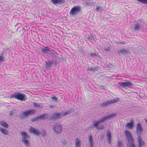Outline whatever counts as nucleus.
<instances>
[{
    "label": "nucleus",
    "mask_w": 147,
    "mask_h": 147,
    "mask_svg": "<svg viewBox=\"0 0 147 147\" xmlns=\"http://www.w3.org/2000/svg\"><path fill=\"white\" fill-rule=\"evenodd\" d=\"M101 86V88H103V89H104V88L105 87V86H103L102 85V86Z\"/></svg>",
    "instance_id": "obj_42"
},
{
    "label": "nucleus",
    "mask_w": 147,
    "mask_h": 147,
    "mask_svg": "<svg viewBox=\"0 0 147 147\" xmlns=\"http://www.w3.org/2000/svg\"><path fill=\"white\" fill-rule=\"evenodd\" d=\"M46 114H44L41 115H39L37 116L38 119H46L47 117L46 116Z\"/></svg>",
    "instance_id": "obj_22"
},
{
    "label": "nucleus",
    "mask_w": 147,
    "mask_h": 147,
    "mask_svg": "<svg viewBox=\"0 0 147 147\" xmlns=\"http://www.w3.org/2000/svg\"><path fill=\"white\" fill-rule=\"evenodd\" d=\"M40 133L43 137H44L46 136L47 132L45 129H42L41 130V131H40Z\"/></svg>",
    "instance_id": "obj_27"
},
{
    "label": "nucleus",
    "mask_w": 147,
    "mask_h": 147,
    "mask_svg": "<svg viewBox=\"0 0 147 147\" xmlns=\"http://www.w3.org/2000/svg\"><path fill=\"white\" fill-rule=\"evenodd\" d=\"M35 110L34 109L28 110L26 111L23 112L22 113L23 116L26 117L28 116L30 114H33L35 112Z\"/></svg>",
    "instance_id": "obj_15"
},
{
    "label": "nucleus",
    "mask_w": 147,
    "mask_h": 147,
    "mask_svg": "<svg viewBox=\"0 0 147 147\" xmlns=\"http://www.w3.org/2000/svg\"><path fill=\"white\" fill-rule=\"evenodd\" d=\"M134 126V123L132 121H131L130 123L127 124L126 127L129 129L132 128Z\"/></svg>",
    "instance_id": "obj_24"
},
{
    "label": "nucleus",
    "mask_w": 147,
    "mask_h": 147,
    "mask_svg": "<svg viewBox=\"0 0 147 147\" xmlns=\"http://www.w3.org/2000/svg\"><path fill=\"white\" fill-rule=\"evenodd\" d=\"M137 1L144 4H147V0H136Z\"/></svg>",
    "instance_id": "obj_32"
},
{
    "label": "nucleus",
    "mask_w": 147,
    "mask_h": 147,
    "mask_svg": "<svg viewBox=\"0 0 147 147\" xmlns=\"http://www.w3.org/2000/svg\"><path fill=\"white\" fill-rule=\"evenodd\" d=\"M26 97L25 95L24 94H21L19 92H17L10 96L11 98H15L20 101L25 100Z\"/></svg>",
    "instance_id": "obj_4"
},
{
    "label": "nucleus",
    "mask_w": 147,
    "mask_h": 147,
    "mask_svg": "<svg viewBox=\"0 0 147 147\" xmlns=\"http://www.w3.org/2000/svg\"><path fill=\"white\" fill-rule=\"evenodd\" d=\"M62 113H53L51 116L50 117V120L55 121L60 119L62 117Z\"/></svg>",
    "instance_id": "obj_8"
},
{
    "label": "nucleus",
    "mask_w": 147,
    "mask_h": 147,
    "mask_svg": "<svg viewBox=\"0 0 147 147\" xmlns=\"http://www.w3.org/2000/svg\"><path fill=\"white\" fill-rule=\"evenodd\" d=\"M119 44H125V42L124 41L123 42H120L118 43Z\"/></svg>",
    "instance_id": "obj_40"
},
{
    "label": "nucleus",
    "mask_w": 147,
    "mask_h": 147,
    "mask_svg": "<svg viewBox=\"0 0 147 147\" xmlns=\"http://www.w3.org/2000/svg\"><path fill=\"white\" fill-rule=\"evenodd\" d=\"M33 105L34 106L36 107H39L40 106V105L39 104L36 102H34L33 104Z\"/></svg>",
    "instance_id": "obj_37"
},
{
    "label": "nucleus",
    "mask_w": 147,
    "mask_h": 147,
    "mask_svg": "<svg viewBox=\"0 0 147 147\" xmlns=\"http://www.w3.org/2000/svg\"><path fill=\"white\" fill-rule=\"evenodd\" d=\"M29 131L31 133H32L34 134H36L38 136L40 134V131L38 129H36L31 126L29 129Z\"/></svg>",
    "instance_id": "obj_11"
},
{
    "label": "nucleus",
    "mask_w": 147,
    "mask_h": 147,
    "mask_svg": "<svg viewBox=\"0 0 147 147\" xmlns=\"http://www.w3.org/2000/svg\"><path fill=\"white\" fill-rule=\"evenodd\" d=\"M90 56L94 58H95L97 56V55L96 53H91L90 54Z\"/></svg>",
    "instance_id": "obj_34"
},
{
    "label": "nucleus",
    "mask_w": 147,
    "mask_h": 147,
    "mask_svg": "<svg viewBox=\"0 0 147 147\" xmlns=\"http://www.w3.org/2000/svg\"><path fill=\"white\" fill-rule=\"evenodd\" d=\"M104 50L105 51H109V50H110V48H109L108 47H107L106 48H105L104 49Z\"/></svg>",
    "instance_id": "obj_39"
},
{
    "label": "nucleus",
    "mask_w": 147,
    "mask_h": 147,
    "mask_svg": "<svg viewBox=\"0 0 147 147\" xmlns=\"http://www.w3.org/2000/svg\"><path fill=\"white\" fill-rule=\"evenodd\" d=\"M22 138V141L24 143L26 146H29L30 145V143L28 139L30 138V136L27 133L24 131H22L21 133Z\"/></svg>",
    "instance_id": "obj_3"
},
{
    "label": "nucleus",
    "mask_w": 147,
    "mask_h": 147,
    "mask_svg": "<svg viewBox=\"0 0 147 147\" xmlns=\"http://www.w3.org/2000/svg\"><path fill=\"white\" fill-rule=\"evenodd\" d=\"M38 120V119L37 116H36V117H34V118L31 119V121H32L33 122H34L36 120Z\"/></svg>",
    "instance_id": "obj_36"
},
{
    "label": "nucleus",
    "mask_w": 147,
    "mask_h": 147,
    "mask_svg": "<svg viewBox=\"0 0 147 147\" xmlns=\"http://www.w3.org/2000/svg\"><path fill=\"white\" fill-rule=\"evenodd\" d=\"M88 140L90 145H92L94 144V141L92 139V136L91 135H90L88 136Z\"/></svg>",
    "instance_id": "obj_23"
},
{
    "label": "nucleus",
    "mask_w": 147,
    "mask_h": 147,
    "mask_svg": "<svg viewBox=\"0 0 147 147\" xmlns=\"http://www.w3.org/2000/svg\"><path fill=\"white\" fill-rule=\"evenodd\" d=\"M82 141L79 138H76V139L75 147H81Z\"/></svg>",
    "instance_id": "obj_16"
},
{
    "label": "nucleus",
    "mask_w": 147,
    "mask_h": 147,
    "mask_svg": "<svg viewBox=\"0 0 147 147\" xmlns=\"http://www.w3.org/2000/svg\"><path fill=\"white\" fill-rule=\"evenodd\" d=\"M118 147H123V144L120 141H119L117 143Z\"/></svg>",
    "instance_id": "obj_35"
},
{
    "label": "nucleus",
    "mask_w": 147,
    "mask_h": 147,
    "mask_svg": "<svg viewBox=\"0 0 147 147\" xmlns=\"http://www.w3.org/2000/svg\"><path fill=\"white\" fill-rule=\"evenodd\" d=\"M117 115L116 113H113L106 115L105 117L101 118L99 120L95 121L93 122V126L97 129H103L104 127L102 126V127L98 128V126L101 123L103 122L107 119H110L111 118Z\"/></svg>",
    "instance_id": "obj_1"
},
{
    "label": "nucleus",
    "mask_w": 147,
    "mask_h": 147,
    "mask_svg": "<svg viewBox=\"0 0 147 147\" xmlns=\"http://www.w3.org/2000/svg\"><path fill=\"white\" fill-rule=\"evenodd\" d=\"M119 84L120 86L122 88H125V87L130 88L133 86V84L130 82L127 81L125 82H119Z\"/></svg>",
    "instance_id": "obj_10"
},
{
    "label": "nucleus",
    "mask_w": 147,
    "mask_h": 147,
    "mask_svg": "<svg viewBox=\"0 0 147 147\" xmlns=\"http://www.w3.org/2000/svg\"><path fill=\"white\" fill-rule=\"evenodd\" d=\"M127 136V147H136L134 143L133 137L131 135L130 132L128 130L126 131L125 132Z\"/></svg>",
    "instance_id": "obj_2"
},
{
    "label": "nucleus",
    "mask_w": 147,
    "mask_h": 147,
    "mask_svg": "<svg viewBox=\"0 0 147 147\" xmlns=\"http://www.w3.org/2000/svg\"><path fill=\"white\" fill-rule=\"evenodd\" d=\"M80 10V6H75L71 9L70 12V14L74 15L79 12Z\"/></svg>",
    "instance_id": "obj_9"
},
{
    "label": "nucleus",
    "mask_w": 147,
    "mask_h": 147,
    "mask_svg": "<svg viewBox=\"0 0 147 147\" xmlns=\"http://www.w3.org/2000/svg\"><path fill=\"white\" fill-rule=\"evenodd\" d=\"M128 52V50L127 49L124 48H123L120 49L118 51L119 54H121L122 55H125L127 54Z\"/></svg>",
    "instance_id": "obj_18"
},
{
    "label": "nucleus",
    "mask_w": 147,
    "mask_h": 147,
    "mask_svg": "<svg viewBox=\"0 0 147 147\" xmlns=\"http://www.w3.org/2000/svg\"><path fill=\"white\" fill-rule=\"evenodd\" d=\"M13 113L12 111H11L10 112L9 115H13Z\"/></svg>",
    "instance_id": "obj_41"
},
{
    "label": "nucleus",
    "mask_w": 147,
    "mask_h": 147,
    "mask_svg": "<svg viewBox=\"0 0 147 147\" xmlns=\"http://www.w3.org/2000/svg\"><path fill=\"white\" fill-rule=\"evenodd\" d=\"M53 64L52 61H47L46 62V67L47 69H50L51 67V65Z\"/></svg>",
    "instance_id": "obj_20"
},
{
    "label": "nucleus",
    "mask_w": 147,
    "mask_h": 147,
    "mask_svg": "<svg viewBox=\"0 0 147 147\" xmlns=\"http://www.w3.org/2000/svg\"><path fill=\"white\" fill-rule=\"evenodd\" d=\"M50 107L51 108H53V106H52V105H50Z\"/></svg>",
    "instance_id": "obj_43"
},
{
    "label": "nucleus",
    "mask_w": 147,
    "mask_h": 147,
    "mask_svg": "<svg viewBox=\"0 0 147 147\" xmlns=\"http://www.w3.org/2000/svg\"><path fill=\"white\" fill-rule=\"evenodd\" d=\"M137 139L138 143V147H142L145 145L144 142L142 140L140 135H138Z\"/></svg>",
    "instance_id": "obj_14"
},
{
    "label": "nucleus",
    "mask_w": 147,
    "mask_h": 147,
    "mask_svg": "<svg viewBox=\"0 0 147 147\" xmlns=\"http://www.w3.org/2000/svg\"><path fill=\"white\" fill-rule=\"evenodd\" d=\"M54 4H62L64 3V0H51Z\"/></svg>",
    "instance_id": "obj_19"
},
{
    "label": "nucleus",
    "mask_w": 147,
    "mask_h": 147,
    "mask_svg": "<svg viewBox=\"0 0 147 147\" xmlns=\"http://www.w3.org/2000/svg\"><path fill=\"white\" fill-rule=\"evenodd\" d=\"M53 100L57 101V97L56 96H53L51 97Z\"/></svg>",
    "instance_id": "obj_38"
},
{
    "label": "nucleus",
    "mask_w": 147,
    "mask_h": 147,
    "mask_svg": "<svg viewBox=\"0 0 147 147\" xmlns=\"http://www.w3.org/2000/svg\"><path fill=\"white\" fill-rule=\"evenodd\" d=\"M90 147H94V144L92 145H90Z\"/></svg>",
    "instance_id": "obj_44"
},
{
    "label": "nucleus",
    "mask_w": 147,
    "mask_h": 147,
    "mask_svg": "<svg viewBox=\"0 0 147 147\" xmlns=\"http://www.w3.org/2000/svg\"><path fill=\"white\" fill-rule=\"evenodd\" d=\"M3 53H2L0 56V63L4 61V57L3 56Z\"/></svg>",
    "instance_id": "obj_33"
},
{
    "label": "nucleus",
    "mask_w": 147,
    "mask_h": 147,
    "mask_svg": "<svg viewBox=\"0 0 147 147\" xmlns=\"http://www.w3.org/2000/svg\"><path fill=\"white\" fill-rule=\"evenodd\" d=\"M145 120L146 122L147 123V119H145Z\"/></svg>",
    "instance_id": "obj_45"
},
{
    "label": "nucleus",
    "mask_w": 147,
    "mask_h": 147,
    "mask_svg": "<svg viewBox=\"0 0 147 147\" xmlns=\"http://www.w3.org/2000/svg\"><path fill=\"white\" fill-rule=\"evenodd\" d=\"M95 39V36L94 35H92L91 36H90L88 37V39L89 40H94Z\"/></svg>",
    "instance_id": "obj_30"
},
{
    "label": "nucleus",
    "mask_w": 147,
    "mask_h": 147,
    "mask_svg": "<svg viewBox=\"0 0 147 147\" xmlns=\"http://www.w3.org/2000/svg\"><path fill=\"white\" fill-rule=\"evenodd\" d=\"M0 131L2 134L5 135H7L8 133L7 130L1 127H0Z\"/></svg>",
    "instance_id": "obj_21"
},
{
    "label": "nucleus",
    "mask_w": 147,
    "mask_h": 147,
    "mask_svg": "<svg viewBox=\"0 0 147 147\" xmlns=\"http://www.w3.org/2000/svg\"><path fill=\"white\" fill-rule=\"evenodd\" d=\"M54 133L56 134H60L62 131V126L61 124L55 123L53 128Z\"/></svg>",
    "instance_id": "obj_5"
},
{
    "label": "nucleus",
    "mask_w": 147,
    "mask_h": 147,
    "mask_svg": "<svg viewBox=\"0 0 147 147\" xmlns=\"http://www.w3.org/2000/svg\"><path fill=\"white\" fill-rule=\"evenodd\" d=\"M0 125L3 127L7 128L8 126V125L5 122L2 121L0 122Z\"/></svg>",
    "instance_id": "obj_25"
},
{
    "label": "nucleus",
    "mask_w": 147,
    "mask_h": 147,
    "mask_svg": "<svg viewBox=\"0 0 147 147\" xmlns=\"http://www.w3.org/2000/svg\"><path fill=\"white\" fill-rule=\"evenodd\" d=\"M85 4L86 5H88V6H92L93 5L94 6L95 4V3L92 2H88L86 1L85 2Z\"/></svg>",
    "instance_id": "obj_28"
},
{
    "label": "nucleus",
    "mask_w": 147,
    "mask_h": 147,
    "mask_svg": "<svg viewBox=\"0 0 147 147\" xmlns=\"http://www.w3.org/2000/svg\"><path fill=\"white\" fill-rule=\"evenodd\" d=\"M41 51L43 54H47L51 55L52 54L51 51L48 47H44L41 49Z\"/></svg>",
    "instance_id": "obj_13"
},
{
    "label": "nucleus",
    "mask_w": 147,
    "mask_h": 147,
    "mask_svg": "<svg viewBox=\"0 0 147 147\" xmlns=\"http://www.w3.org/2000/svg\"><path fill=\"white\" fill-rule=\"evenodd\" d=\"M119 100V98H116L113 99H112L110 100L106 101L105 102H103L100 103V106L102 107H104L107 106L113 103H115Z\"/></svg>",
    "instance_id": "obj_7"
},
{
    "label": "nucleus",
    "mask_w": 147,
    "mask_h": 147,
    "mask_svg": "<svg viewBox=\"0 0 147 147\" xmlns=\"http://www.w3.org/2000/svg\"><path fill=\"white\" fill-rule=\"evenodd\" d=\"M142 127L141 124L139 123H138L136 127V132L138 135H140L141 134L142 132Z\"/></svg>",
    "instance_id": "obj_12"
},
{
    "label": "nucleus",
    "mask_w": 147,
    "mask_h": 147,
    "mask_svg": "<svg viewBox=\"0 0 147 147\" xmlns=\"http://www.w3.org/2000/svg\"><path fill=\"white\" fill-rule=\"evenodd\" d=\"M144 21L142 20H138L134 26V29L136 31H138L141 29H143Z\"/></svg>",
    "instance_id": "obj_6"
},
{
    "label": "nucleus",
    "mask_w": 147,
    "mask_h": 147,
    "mask_svg": "<svg viewBox=\"0 0 147 147\" xmlns=\"http://www.w3.org/2000/svg\"><path fill=\"white\" fill-rule=\"evenodd\" d=\"M98 69V67H94L92 68L91 67H88L87 69V70L89 71H94Z\"/></svg>",
    "instance_id": "obj_26"
},
{
    "label": "nucleus",
    "mask_w": 147,
    "mask_h": 147,
    "mask_svg": "<svg viewBox=\"0 0 147 147\" xmlns=\"http://www.w3.org/2000/svg\"><path fill=\"white\" fill-rule=\"evenodd\" d=\"M71 110H68L65 111L63 114H62V116H64L67 115L70 113Z\"/></svg>",
    "instance_id": "obj_29"
},
{
    "label": "nucleus",
    "mask_w": 147,
    "mask_h": 147,
    "mask_svg": "<svg viewBox=\"0 0 147 147\" xmlns=\"http://www.w3.org/2000/svg\"><path fill=\"white\" fill-rule=\"evenodd\" d=\"M106 134L108 139V143L109 144H110L111 143V133L110 131L109 130H108Z\"/></svg>",
    "instance_id": "obj_17"
},
{
    "label": "nucleus",
    "mask_w": 147,
    "mask_h": 147,
    "mask_svg": "<svg viewBox=\"0 0 147 147\" xmlns=\"http://www.w3.org/2000/svg\"><path fill=\"white\" fill-rule=\"evenodd\" d=\"M96 10L97 11H98L99 10H101V11H103V9L102 7L99 6H97L96 7Z\"/></svg>",
    "instance_id": "obj_31"
}]
</instances>
